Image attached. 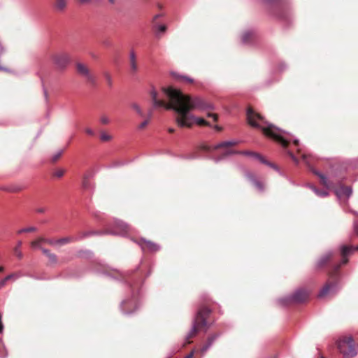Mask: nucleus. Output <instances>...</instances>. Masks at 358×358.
<instances>
[{
    "mask_svg": "<svg viewBox=\"0 0 358 358\" xmlns=\"http://www.w3.org/2000/svg\"><path fill=\"white\" fill-rule=\"evenodd\" d=\"M54 64L59 70H64L71 62V57L66 52H59L52 57Z\"/></svg>",
    "mask_w": 358,
    "mask_h": 358,
    "instance_id": "6",
    "label": "nucleus"
},
{
    "mask_svg": "<svg viewBox=\"0 0 358 358\" xmlns=\"http://www.w3.org/2000/svg\"><path fill=\"white\" fill-rule=\"evenodd\" d=\"M173 76L177 79V80H184L185 82H187V83H193V79L191 78H189L187 76H178L176 73H173Z\"/></svg>",
    "mask_w": 358,
    "mask_h": 358,
    "instance_id": "25",
    "label": "nucleus"
},
{
    "mask_svg": "<svg viewBox=\"0 0 358 358\" xmlns=\"http://www.w3.org/2000/svg\"><path fill=\"white\" fill-rule=\"evenodd\" d=\"M207 116L209 117H213L214 121H217V116L216 114L211 113H207Z\"/></svg>",
    "mask_w": 358,
    "mask_h": 358,
    "instance_id": "40",
    "label": "nucleus"
},
{
    "mask_svg": "<svg viewBox=\"0 0 358 358\" xmlns=\"http://www.w3.org/2000/svg\"><path fill=\"white\" fill-rule=\"evenodd\" d=\"M95 234H96V232L90 231V232L85 234L83 236H90V235Z\"/></svg>",
    "mask_w": 358,
    "mask_h": 358,
    "instance_id": "47",
    "label": "nucleus"
},
{
    "mask_svg": "<svg viewBox=\"0 0 358 358\" xmlns=\"http://www.w3.org/2000/svg\"><path fill=\"white\" fill-rule=\"evenodd\" d=\"M331 254L327 253L324 257H322L320 260L318 262V266H322L324 265L326 262L329 261V259L331 258Z\"/></svg>",
    "mask_w": 358,
    "mask_h": 358,
    "instance_id": "24",
    "label": "nucleus"
},
{
    "mask_svg": "<svg viewBox=\"0 0 358 358\" xmlns=\"http://www.w3.org/2000/svg\"><path fill=\"white\" fill-rule=\"evenodd\" d=\"M68 5V0H55L54 8L57 12H63L65 10Z\"/></svg>",
    "mask_w": 358,
    "mask_h": 358,
    "instance_id": "15",
    "label": "nucleus"
},
{
    "mask_svg": "<svg viewBox=\"0 0 358 358\" xmlns=\"http://www.w3.org/2000/svg\"><path fill=\"white\" fill-rule=\"evenodd\" d=\"M31 245L34 248H41V243L38 240L31 242Z\"/></svg>",
    "mask_w": 358,
    "mask_h": 358,
    "instance_id": "37",
    "label": "nucleus"
},
{
    "mask_svg": "<svg viewBox=\"0 0 358 358\" xmlns=\"http://www.w3.org/2000/svg\"><path fill=\"white\" fill-rule=\"evenodd\" d=\"M354 229L357 234H358V225L357 223H355L354 224Z\"/></svg>",
    "mask_w": 358,
    "mask_h": 358,
    "instance_id": "50",
    "label": "nucleus"
},
{
    "mask_svg": "<svg viewBox=\"0 0 358 358\" xmlns=\"http://www.w3.org/2000/svg\"><path fill=\"white\" fill-rule=\"evenodd\" d=\"M321 358H324V357H321Z\"/></svg>",
    "mask_w": 358,
    "mask_h": 358,
    "instance_id": "60",
    "label": "nucleus"
},
{
    "mask_svg": "<svg viewBox=\"0 0 358 358\" xmlns=\"http://www.w3.org/2000/svg\"><path fill=\"white\" fill-rule=\"evenodd\" d=\"M44 211H45L44 208H38V209H37V212L40 213H42Z\"/></svg>",
    "mask_w": 358,
    "mask_h": 358,
    "instance_id": "51",
    "label": "nucleus"
},
{
    "mask_svg": "<svg viewBox=\"0 0 358 358\" xmlns=\"http://www.w3.org/2000/svg\"><path fill=\"white\" fill-rule=\"evenodd\" d=\"M100 138L102 141H108L111 139V136L105 132H102L100 135Z\"/></svg>",
    "mask_w": 358,
    "mask_h": 358,
    "instance_id": "32",
    "label": "nucleus"
},
{
    "mask_svg": "<svg viewBox=\"0 0 358 358\" xmlns=\"http://www.w3.org/2000/svg\"><path fill=\"white\" fill-rule=\"evenodd\" d=\"M288 154L290 156V157L293 159V161L296 163V164H298L299 163V161L297 159V158L294 155V154L289 151H288Z\"/></svg>",
    "mask_w": 358,
    "mask_h": 358,
    "instance_id": "39",
    "label": "nucleus"
},
{
    "mask_svg": "<svg viewBox=\"0 0 358 358\" xmlns=\"http://www.w3.org/2000/svg\"><path fill=\"white\" fill-rule=\"evenodd\" d=\"M109 1H110V2H111V3H113V2H114V1H113V0H109Z\"/></svg>",
    "mask_w": 358,
    "mask_h": 358,
    "instance_id": "58",
    "label": "nucleus"
},
{
    "mask_svg": "<svg viewBox=\"0 0 358 358\" xmlns=\"http://www.w3.org/2000/svg\"><path fill=\"white\" fill-rule=\"evenodd\" d=\"M7 281L8 280H6V278L0 281V289L6 285Z\"/></svg>",
    "mask_w": 358,
    "mask_h": 358,
    "instance_id": "42",
    "label": "nucleus"
},
{
    "mask_svg": "<svg viewBox=\"0 0 358 358\" xmlns=\"http://www.w3.org/2000/svg\"><path fill=\"white\" fill-rule=\"evenodd\" d=\"M100 122L101 124H107L110 122V120L109 118L106 116V115H102L101 117H100Z\"/></svg>",
    "mask_w": 358,
    "mask_h": 358,
    "instance_id": "34",
    "label": "nucleus"
},
{
    "mask_svg": "<svg viewBox=\"0 0 358 358\" xmlns=\"http://www.w3.org/2000/svg\"><path fill=\"white\" fill-rule=\"evenodd\" d=\"M238 143V141L232 140V141H224V142L220 143L214 145L213 148L205 147L204 149L208 151H210L211 150H217V149L222 148H228L230 146L236 145Z\"/></svg>",
    "mask_w": 358,
    "mask_h": 358,
    "instance_id": "13",
    "label": "nucleus"
},
{
    "mask_svg": "<svg viewBox=\"0 0 358 358\" xmlns=\"http://www.w3.org/2000/svg\"><path fill=\"white\" fill-rule=\"evenodd\" d=\"M184 103L182 108H180L179 115H177L176 117V122L179 127H191L194 123L200 126L209 125L204 119L197 117L189 112L192 110H199L201 111L213 110L214 105L213 103L206 101L201 97H192L189 95L186 96Z\"/></svg>",
    "mask_w": 358,
    "mask_h": 358,
    "instance_id": "1",
    "label": "nucleus"
},
{
    "mask_svg": "<svg viewBox=\"0 0 358 358\" xmlns=\"http://www.w3.org/2000/svg\"><path fill=\"white\" fill-rule=\"evenodd\" d=\"M21 276H22V275L20 273H13V274H10V275H7L6 277V280H16V279L19 278Z\"/></svg>",
    "mask_w": 358,
    "mask_h": 358,
    "instance_id": "29",
    "label": "nucleus"
},
{
    "mask_svg": "<svg viewBox=\"0 0 358 358\" xmlns=\"http://www.w3.org/2000/svg\"><path fill=\"white\" fill-rule=\"evenodd\" d=\"M62 152H63V150H62L58 151L55 155H54L52 156V160L53 162H56L60 157V156L62 155Z\"/></svg>",
    "mask_w": 358,
    "mask_h": 358,
    "instance_id": "35",
    "label": "nucleus"
},
{
    "mask_svg": "<svg viewBox=\"0 0 358 358\" xmlns=\"http://www.w3.org/2000/svg\"><path fill=\"white\" fill-rule=\"evenodd\" d=\"M131 107L132 109H134L136 112V113L138 115H140L141 117L144 116V113L143 112L141 107L137 103H132L131 104Z\"/></svg>",
    "mask_w": 358,
    "mask_h": 358,
    "instance_id": "21",
    "label": "nucleus"
},
{
    "mask_svg": "<svg viewBox=\"0 0 358 358\" xmlns=\"http://www.w3.org/2000/svg\"><path fill=\"white\" fill-rule=\"evenodd\" d=\"M302 158H303V159L305 161V162H306V164H309V161H308V155H306V154H303V155H302Z\"/></svg>",
    "mask_w": 358,
    "mask_h": 358,
    "instance_id": "44",
    "label": "nucleus"
},
{
    "mask_svg": "<svg viewBox=\"0 0 358 358\" xmlns=\"http://www.w3.org/2000/svg\"><path fill=\"white\" fill-rule=\"evenodd\" d=\"M22 241H19L17 243V246L14 249L15 255L20 259L22 257V252L20 250V247L22 245Z\"/></svg>",
    "mask_w": 358,
    "mask_h": 358,
    "instance_id": "22",
    "label": "nucleus"
},
{
    "mask_svg": "<svg viewBox=\"0 0 358 358\" xmlns=\"http://www.w3.org/2000/svg\"><path fill=\"white\" fill-rule=\"evenodd\" d=\"M338 348L343 358H352L357 355L355 342L352 336L341 338L338 342Z\"/></svg>",
    "mask_w": 358,
    "mask_h": 358,
    "instance_id": "5",
    "label": "nucleus"
},
{
    "mask_svg": "<svg viewBox=\"0 0 358 358\" xmlns=\"http://www.w3.org/2000/svg\"><path fill=\"white\" fill-rule=\"evenodd\" d=\"M73 240H74V239L73 238H70V237L61 238V239L57 240V244L64 245V244L71 242Z\"/></svg>",
    "mask_w": 358,
    "mask_h": 358,
    "instance_id": "26",
    "label": "nucleus"
},
{
    "mask_svg": "<svg viewBox=\"0 0 358 358\" xmlns=\"http://www.w3.org/2000/svg\"><path fill=\"white\" fill-rule=\"evenodd\" d=\"M76 69L78 73L82 76H84L88 81H94L93 76L90 74L88 68L84 64L78 63L76 64Z\"/></svg>",
    "mask_w": 358,
    "mask_h": 358,
    "instance_id": "10",
    "label": "nucleus"
},
{
    "mask_svg": "<svg viewBox=\"0 0 358 358\" xmlns=\"http://www.w3.org/2000/svg\"><path fill=\"white\" fill-rule=\"evenodd\" d=\"M194 355V352H191L189 355H187L185 358H192Z\"/></svg>",
    "mask_w": 358,
    "mask_h": 358,
    "instance_id": "49",
    "label": "nucleus"
},
{
    "mask_svg": "<svg viewBox=\"0 0 358 358\" xmlns=\"http://www.w3.org/2000/svg\"><path fill=\"white\" fill-rule=\"evenodd\" d=\"M130 71L133 74H135L138 71V66L137 63V58L134 50H131L129 55Z\"/></svg>",
    "mask_w": 358,
    "mask_h": 358,
    "instance_id": "11",
    "label": "nucleus"
},
{
    "mask_svg": "<svg viewBox=\"0 0 358 358\" xmlns=\"http://www.w3.org/2000/svg\"><path fill=\"white\" fill-rule=\"evenodd\" d=\"M162 92L169 100L166 103L163 100L155 99L152 101L153 106L155 108L163 107L168 110H173L179 115L180 108H182L185 103L187 95L183 94L179 90L171 86L162 87Z\"/></svg>",
    "mask_w": 358,
    "mask_h": 358,
    "instance_id": "3",
    "label": "nucleus"
},
{
    "mask_svg": "<svg viewBox=\"0 0 358 358\" xmlns=\"http://www.w3.org/2000/svg\"><path fill=\"white\" fill-rule=\"evenodd\" d=\"M83 186L85 188L89 187V178L87 176H85L83 180Z\"/></svg>",
    "mask_w": 358,
    "mask_h": 358,
    "instance_id": "36",
    "label": "nucleus"
},
{
    "mask_svg": "<svg viewBox=\"0 0 358 358\" xmlns=\"http://www.w3.org/2000/svg\"><path fill=\"white\" fill-rule=\"evenodd\" d=\"M235 153H238L237 152H235V151H233L231 150H226L223 153H222V156L221 157H219V158H216L215 159V162H219L220 159H222V158L227 157V156H229L230 155H232V154H235ZM241 154H244L245 155H250V156H254L255 157H256L257 159H258L261 162L264 163V164H267V162L264 160L263 157L262 156H260L258 154H256V153H252V152H241ZM268 165H270L272 167H275L273 165L271 164H268Z\"/></svg>",
    "mask_w": 358,
    "mask_h": 358,
    "instance_id": "9",
    "label": "nucleus"
},
{
    "mask_svg": "<svg viewBox=\"0 0 358 358\" xmlns=\"http://www.w3.org/2000/svg\"><path fill=\"white\" fill-rule=\"evenodd\" d=\"M4 271V268L3 266H0V273Z\"/></svg>",
    "mask_w": 358,
    "mask_h": 358,
    "instance_id": "55",
    "label": "nucleus"
},
{
    "mask_svg": "<svg viewBox=\"0 0 358 358\" xmlns=\"http://www.w3.org/2000/svg\"><path fill=\"white\" fill-rule=\"evenodd\" d=\"M252 33L250 31H246L245 32L242 36V41L244 43H246L248 42L249 38L251 37Z\"/></svg>",
    "mask_w": 358,
    "mask_h": 358,
    "instance_id": "27",
    "label": "nucleus"
},
{
    "mask_svg": "<svg viewBox=\"0 0 358 358\" xmlns=\"http://www.w3.org/2000/svg\"><path fill=\"white\" fill-rule=\"evenodd\" d=\"M36 231V228L34 227H27V228H24V229H22L20 230H19L17 231V233L19 234H22V233H25V232H32V231Z\"/></svg>",
    "mask_w": 358,
    "mask_h": 358,
    "instance_id": "28",
    "label": "nucleus"
},
{
    "mask_svg": "<svg viewBox=\"0 0 358 358\" xmlns=\"http://www.w3.org/2000/svg\"><path fill=\"white\" fill-rule=\"evenodd\" d=\"M169 131L171 132V133H173L174 131V129L173 128H169Z\"/></svg>",
    "mask_w": 358,
    "mask_h": 358,
    "instance_id": "54",
    "label": "nucleus"
},
{
    "mask_svg": "<svg viewBox=\"0 0 358 358\" xmlns=\"http://www.w3.org/2000/svg\"><path fill=\"white\" fill-rule=\"evenodd\" d=\"M0 69H1V70H4V69H3L2 67H0Z\"/></svg>",
    "mask_w": 358,
    "mask_h": 358,
    "instance_id": "59",
    "label": "nucleus"
},
{
    "mask_svg": "<svg viewBox=\"0 0 358 358\" xmlns=\"http://www.w3.org/2000/svg\"><path fill=\"white\" fill-rule=\"evenodd\" d=\"M308 296H309V293L308 291L303 289H300L296 290L293 294L292 296H291L287 299H282L279 301V302L282 305H285L287 303H291V302L301 303V302H303L305 300H306L308 299Z\"/></svg>",
    "mask_w": 358,
    "mask_h": 358,
    "instance_id": "7",
    "label": "nucleus"
},
{
    "mask_svg": "<svg viewBox=\"0 0 358 358\" xmlns=\"http://www.w3.org/2000/svg\"><path fill=\"white\" fill-rule=\"evenodd\" d=\"M50 262L52 264H55L57 262V256L55 254L50 253L49 256H48Z\"/></svg>",
    "mask_w": 358,
    "mask_h": 358,
    "instance_id": "33",
    "label": "nucleus"
},
{
    "mask_svg": "<svg viewBox=\"0 0 358 358\" xmlns=\"http://www.w3.org/2000/svg\"><path fill=\"white\" fill-rule=\"evenodd\" d=\"M38 241H39V242L41 243L43 242H46V240L43 238H40L38 239H37Z\"/></svg>",
    "mask_w": 358,
    "mask_h": 358,
    "instance_id": "52",
    "label": "nucleus"
},
{
    "mask_svg": "<svg viewBox=\"0 0 358 358\" xmlns=\"http://www.w3.org/2000/svg\"><path fill=\"white\" fill-rule=\"evenodd\" d=\"M311 189L319 196L324 197L328 196L329 193L327 191H320L316 189L315 187L310 185Z\"/></svg>",
    "mask_w": 358,
    "mask_h": 358,
    "instance_id": "23",
    "label": "nucleus"
},
{
    "mask_svg": "<svg viewBox=\"0 0 358 358\" xmlns=\"http://www.w3.org/2000/svg\"><path fill=\"white\" fill-rule=\"evenodd\" d=\"M44 93H45V96H47V91L45 90H44Z\"/></svg>",
    "mask_w": 358,
    "mask_h": 358,
    "instance_id": "57",
    "label": "nucleus"
},
{
    "mask_svg": "<svg viewBox=\"0 0 358 358\" xmlns=\"http://www.w3.org/2000/svg\"><path fill=\"white\" fill-rule=\"evenodd\" d=\"M81 3H87L90 1V0H78Z\"/></svg>",
    "mask_w": 358,
    "mask_h": 358,
    "instance_id": "48",
    "label": "nucleus"
},
{
    "mask_svg": "<svg viewBox=\"0 0 358 358\" xmlns=\"http://www.w3.org/2000/svg\"><path fill=\"white\" fill-rule=\"evenodd\" d=\"M337 287L334 284H327L320 292L318 296L320 298L328 296L330 294L336 293Z\"/></svg>",
    "mask_w": 358,
    "mask_h": 358,
    "instance_id": "12",
    "label": "nucleus"
},
{
    "mask_svg": "<svg viewBox=\"0 0 358 358\" xmlns=\"http://www.w3.org/2000/svg\"><path fill=\"white\" fill-rule=\"evenodd\" d=\"M131 230V228L126 223L122 221H115L114 227L113 229L108 231L107 233L113 235H117L125 236Z\"/></svg>",
    "mask_w": 358,
    "mask_h": 358,
    "instance_id": "8",
    "label": "nucleus"
},
{
    "mask_svg": "<svg viewBox=\"0 0 358 358\" xmlns=\"http://www.w3.org/2000/svg\"><path fill=\"white\" fill-rule=\"evenodd\" d=\"M142 241L144 242V243L145 244V247L150 252H156L159 250V246L153 242H151L150 241H146L145 239H143Z\"/></svg>",
    "mask_w": 358,
    "mask_h": 358,
    "instance_id": "18",
    "label": "nucleus"
},
{
    "mask_svg": "<svg viewBox=\"0 0 358 358\" xmlns=\"http://www.w3.org/2000/svg\"><path fill=\"white\" fill-rule=\"evenodd\" d=\"M162 15L158 14V15H156L155 17H154V20H157V18L160 17Z\"/></svg>",
    "mask_w": 358,
    "mask_h": 358,
    "instance_id": "53",
    "label": "nucleus"
},
{
    "mask_svg": "<svg viewBox=\"0 0 358 358\" xmlns=\"http://www.w3.org/2000/svg\"><path fill=\"white\" fill-rule=\"evenodd\" d=\"M85 132L90 136H94L95 134L94 131L91 128H87L85 129Z\"/></svg>",
    "mask_w": 358,
    "mask_h": 358,
    "instance_id": "41",
    "label": "nucleus"
},
{
    "mask_svg": "<svg viewBox=\"0 0 358 358\" xmlns=\"http://www.w3.org/2000/svg\"><path fill=\"white\" fill-rule=\"evenodd\" d=\"M150 94H151L152 101L157 99V93L155 90H152V91L150 92Z\"/></svg>",
    "mask_w": 358,
    "mask_h": 358,
    "instance_id": "38",
    "label": "nucleus"
},
{
    "mask_svg": "<svg viewBox=\"0 0 358 358\" xmlns=\"http://www.w3.org/2000/svg\"><path fill=\"white\" fill-rule=\"evenodd\" d=\"M157 31L163 33L166 30V27L164 24H157L155 27Z\"/></svg>",
    "mask_w": 358,
    "mask_h": 358,
    "instance_id": "31",
    "label": "nucleus"
},
{
    "mask_svg": "<svg viewBox=\"0 0 358 358\" xmlns=\"http://www.w3.org/2000/svg\"><path fill=\"white\" fill-rule=\"evenodd\" d=\"M336 193L338 197L345 196L348 199L352 194V189L350 187H342Z\"/></svg>",
    "mask_w": 358,
    "mask_h": 358,
    "instance_id": "16",
    "label": "nucleus"
},
{
    "mask_svg": "<svg viewBox=\"0 0 358 358\" xmlns=\"http://www.w3.org/2000/svg\"><path fill=\"white\" fill-rule=\"evenodd\" d=\"M246 176L259 191H263V184L261 182L257 180L253 174L248 173L246 174Z\"/></svg>",
    "mask_w": 358,
    "mask_h": 358,
    "instance_id": "17",
    "label": "nucleus"
},
{
    "mask_svg": "<svg viewBox=\"0 0 358 358\" xmlns=\"http://www.w3.org/2000/svg\"><path fill=\"white\" fill-rule=\"evenodd\" d=\"M217 336H213L208 338V343L201 348V352L204 354L212 345L213 341L216 339Z\"/></svg>",
    "mask_w": 358,
    "mask_h": 358,
    "instance_id": "20",
    "label": "nucleus"
},
{
    "mask_svg": "<svg viewBox=\"0 0 358 358\" xmlns=\"http://www.w3.org/2000/svg\"><path fill=\"white\" fill-rule=\"evenodd\" d=\"M108 81L109 83H110V82H111V78H110V77L109 76H108Z\"/></svg>",
    "mask_w": 358,
    "mask_h": 358,
    "instance_id": "56",
    "label": "nucleus"
},
{
    "mask_svg": "<svg viewBox=\"0 0 358 358\" xmlns=\"http://www.w3.org/2000/svg\"><path fill=\"white\" fill-rule=\"evenodd\" d=\"M150 117H151V113H149L148 118L147 120H145L143 122H142L138 125L139 129H143L148 125V124L149 123V120H150Z\"/></svg>",
    "mask_w": 358,
    "mask_h": 358,
    "instance_id": "30",
    "label": "nucleus"
},
{
    "mask_svg": "<svg viewBox=\"0 0 358 358\" xmlns=\"http://www.w3.org/2000/svg\"><path fill=\"white\" fill-rule=\"evenodd\" d=\"M63 173H63V171H58V172H57V173H56V176H57V177H61V176H63Z\"/></svg>",
    "mask_w": 358,
    "mask_h": 358,
    "instance_id": "46",
    "label": "nucleus"
},
{
    "mask_svg": "<svg viewBox=\"0 0 358 358\" xmlns=\"http://www.w3.org/2000/svg\"><path fill=\"white\" fill-rule=\"evenodd\" d=\"M247 118L248 123L252 127L260 129L264 135L279 142L283 147L287 146L291 141H293L296 146H299L298 139H293L290 134L266 122L259 114L256 113L250 108L247 110Z\"/></svg>",
    "mask_w": 358,
    "mask_h": 358,
    "instance_id": "2",
    "label": "nucleus"
},
{
    "mask_svg": "<svg viewBox=\"0 0 358 358\" xmlns=\"http://www.w3.org/2000/svg\"><path fill=\"white\" fill-rule=\"evenodd\" d=\"M313 172L320 178L321 182L324 187L327 188L329 187V182L326 176L316 170H313Z\"/></svg>",
    "mask_w": 358,
    "mask_h": 358,
    "instance_id": "19",
    "label": "nucleus"
},
{
    "mask_svg": "<svg viewBox=\"0 0 358 358\" xmlns=\"http://www.w3.org/2000/svg\"><path fill=\"white\" fill-rule=\"evenodd\" d=\"M210 310L207 308L200 309L192 323L190 331L187 336V339L194 337L201 327L207 326L206 317L209 314Z\"/></svg>",
    "mask_w": 358,
    "mask_h": 358,
    "instance_id": "4",
    "label": "nucleus"
},
{
    "mask_svg": "<svg viewBox=\"0 0 358 358\" xmlns=\"http://www.w3.org/2000/svg\"><path fill=\"white\" fill-rule=\"evenodd\" d=\"M41 249L42 250V252L47 257L49 256V255L51 253L48 249H45V248H41Z\"/></svg>",
    "mask_w": 358,
    "mask_h": 358,
    "instance_id": "43",
    "label": "nucleus"
},
{
    "mask_svg": "<svg viewBox=\"0 0 358 358\" xmlns=\"http://www.w3.org/2000/svg\"><path fill=\"white\" fill-rule=\"evenodd\" d=\"M355 250H358V246L354 248L352 246L342 245L341 247V254L343 255V259L341 261L342 264H345L348 262V260L346 258V256L348 255L349 254L352 253V251H354Z\"/></svg>",
    "mask_w": 358,
    "mask_h": 358,
    "instance_id": "14",
    "label": "nucleus"
},
{
    "mask_svg": "<svg viewBox=\"0 0 358 358\" xmlns=\"http://www.w3.org/2000/svg\"><path fill=\"white\" fill-rule=\"evenodd\" d=\"M46 243L51 244V245H54V244H57V241L46 240Z\"/></svg>",
    "mask_w": 358,
    "mask_h": 358,
    "instance_id": "45",
    "label": "nucleus"
}]
</instances>
